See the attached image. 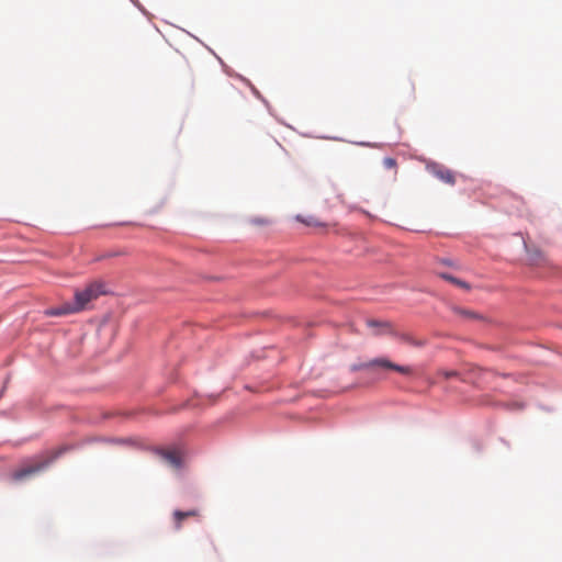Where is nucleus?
Listing matches in <instances>:
<instances>
[{
    "label": "nucleus",
    "instance_id": "f03ea898",
    "mask_svg": "<svg viewBox=\"0 0 562 562\" xmlns=\"http://www.w3.org/2000/svg\"><path fill=\"white\" fill-rule=\"evenodd\" d=\"M68 449L69 448L67 446H61L44 452L43 454L38 456L32 463L24 465L20 470L15 471L13 473V479L20 481L30 475L38 473L40 471L47 468L50 463H53L56 459H58L61 454H64Z\"/></svg>",
    "mask_w": 562,
    "mask_h": 562
},
{
    "label": "nucleus",
    "instance_id": "39448f33",
    "mask_svg": "<svg viewBox=\"0 0 562 562\" xmlns=\"http://www.w3.org/2000/svg\"><path fill=\"white\" fill-rule=\"evenodd\" d=\"M430 171L437 179L441 180L447 184L452 186L456 182L453 172L445 167L434 166L430 168Z\"/></svg>",
    "mask_w": 562,
    "mask_h": 562
},
{
    "label": "nucleus",
    "instance_id": "7ed1b4c3",
    "mask_svg": "<svg viewBox=\"0 0 562 562\" xmlns=\"http://www.w3.org/2000/svg\"><path fill=\"white\" fill-rule=\"evenodd\" d=\"M374 368H381L384 370H393L404 375L413 374V369L408 366H400L386 358H375L368 362L351 366L352 371L370 370Z\"/></svg>",
    "mask_w": 562,
    "mask_h": 562
},
{
    "label": "nucleus",
    "instance_id": "20e7f679",
    "mask_svg": "<svg viewBox=\"0 0 562 562\" xmlns=\"http://www.w3.org/2000/svg\"><path fill=\"white\" fill-rule=\"evenodd\" d=\"M367 326L372 328V334L375 336L387 335L393 333L391 323L385 321L368 319Z\"/></svg>",
    "mask_w": 562,
    "mask_h": 562
},
{
    "label": "nucleus",
    "instance_id": "6e6552de",
    "mask_svg": "<svg viewBox=\"0 0 562 562\" xmlns=\"http://www.w3.org/2000/svg\"><path fill=\"white\" fill-rule=\"evenodd\" d=\"M529 251V260L532 263H539L541 260H543V254L542 251L538 249L528 250Z\"/></svg>",
    "mask_w": 562,
    "mask_h": 562
},
{
    "label": "nucleus",
    "instance_id": "4468645a",
    "mask_svg": "<svg viewBox=\"0 0 562 562\" xmlns=\"http://www.w3.org/2000/svg\"><path fill=\"white\" fill-rule=\"evenodd\" d=\"M184 515H187V518L193 517V516L198 515V512L196 510H188V512H184Z\"/></svg>",
    "mask_w": 562,
    "mask_h": 562
},
{
    "label": "nucleus",
    "instance_id": "1a4fd4ad",
    "mask_svg": "<svg viewBox=\"0 0 562 562\" xmlns=\"http://www.w3.org/2000/svg\"><path fill=\"white\" fill-rule=\"evenodd\" d=\"M173 518L176 522V529H180L182 521L187 518V515H184V512L176 510L173 513Z\"/></svg>",
    "mask_w": 562,
    "mask_h": 562
},
{
    "label": "nucleus",
    "instance_id": "ddd939ff",
    "mask_svg": "<svg viewBox=\"0 0 562 562\" xmlns=\"http://www.w3.org/2000/svg\"><path fill=\"white\" fill-rule=\"evenodd\" d=\"M441 374L446 379H450V378L457 376L458 373L456 371H441Z\"/></svg>",
    "mask_w": 562,
    "mask_h": 562
},
{
    "label": "nucleus",
    "instance_id": "f257e3e1",
    "mask_svg": "<svg viewBox=\"0 0 562 562\" xmlns=\"http://www.w3.org/2000/svg\"><path fill=\"white\" fill-rule=\"evenodd\" d=\"M104 284L99 281L89 283L85 289L78 290L75 293V303H66L60 307L50 308L46 311L48 316H61L71 313H77L87 307V305L97 300L100 295L104 294Z\"/></svg>",
    "mask_w": 562,
    "mask_h": 562
},
{
    "label": "nucleus",
    "instance_id": "f8f14e48",
    "mask_svg": "<svg viewBox=\"0 0 562 562\" xmlns=\"http://www.w3.org/2000/svg\"><path fill=\"white\" fill-rule=\"evenodd\" d=\"M251 223L252 224H256V225H267L269 223V221L267 218H252L251 220Z\"/></svg>",
    "mask_w": 562,
    "mask_h": 562
},
{
    "label": "nucleus",
    "instance_id": "0eeeda50",
    "mask_svg": "<svg viewBox=\"0 0 562 562\" xmlns=\"http://www.w3.org/2000/svg\"><path fill=\"white\" fill-rule=\"evenodd\" d=\"M439 277L445 279V280H447V281H449V282H451V283H453V284H456V285H458V286H460V288H463L465 290H470L471 289L469 283H467L465 281H462V280H460V279H458V278H456V277H453L451 274L439 273Z\"/></svg>",
    "mask_w": 562,
    "mask_h": 562
},
{
    "label": "nucleus",
    "instance_id": "9d476101",
    "mask_svg": "<svg viewBox=\"0 0 562 562\" xmlns=\"http://www.w3.org/2000/svg\"><path fill=\"white\" fill-rule=\"evenodd\" d=\"M453 311L456 314H458L462 317H465V318H479V316L471 311H467V310H462V308H453Z\"/></svg>",
    "mask_w": 562,
    "mask_h": 562
},
{
    "label": "nucleus",
    "instance_id": "9b49d317",
    "mask_svg": "<svg viewBox=\"0 0 562 562\" xmlns=\"http://www.w3.org/2000/svg\"><path fill=\"white\" fill-rule=\"evenodd\" d=\"M383 165L387 169H393L396 166V161H395V159H393L391 157H386L383 159Z\"/></svg>",
    "mask_w": 562,
    "mask_h": 562
},
{
    "label": "nucleus",
    "instance_id": "423d86ee",
    "mask_svg": "<svg viewBox=\"0 0 562 562\" xmlns=\"http://www.w3.org/2000/svg\"><path fill=\"white\" fill-rule=\"evenodd\" d=\"M160 456L162 460L168 463L170 467L178 469L181 465V454L178 450H162L160 451Z\"/></svg>",
    "mask_w": 562,
    "mask_h": 562
}]
</instances>
